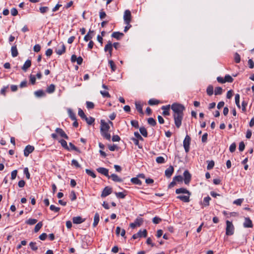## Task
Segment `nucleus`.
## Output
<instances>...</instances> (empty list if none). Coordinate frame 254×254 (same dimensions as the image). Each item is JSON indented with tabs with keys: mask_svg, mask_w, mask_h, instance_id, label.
Segmentation results:
<instances>
[{
	"mask_svg": "<svg viewBox=\"0 0 254 254\" xmlns=\"http://www.w3.org/2000/svg\"><path fill=\"white\" fill-rule=\"evenodd\" d=\"M223 89L221 87H217L215 89L214 93L215 95H221L222 94Z\"/></svg>",
	"mask_w": 254,
	"mask_h": 254,
	"instance_id": "58836bf2",
	"label": "nucleus"
},
{
	"mask_svg": "<svg viewBox=\"0 0 254 254\" xmlns=\"http://www.w3.org/2000/svg\"><path fill=\"white\" fill-rule=\"evenodd\" d=\"M78 115L80 117V118H81L82 119H83H83L85 118V117L86 116L85 115V114H84V113L83 111L81 109H80V108H79V109H78Z\"/></svg>",
	"mask_w": 254,
	"mask_h": 254,
	"instance_id": "de8ad7c7",
	"label": "nucleus"
},
{
	"mask_svg": "<svg viewBox=\"0 0 254 254\" xmlns=\"http://www.w3.org/2000/svg\"><path fill=\"white\" fill-rule=\"evenodd\" d=\"M97 171L105 176L107 177L108 178H110V176L109 175V170L108 169L103 168V167H99L97 169Z\"/></svg>",
	"mask_w": 254,
	"mask_h": 254,
	"instance_id": "f8f14e48",
	"label": "nucleus"
},
{
	"mask_svg": "<svg viewBox=\"0 0 254 254\" xmlns=\"http://www.w3.org/2000/svg\"><path fill=\"white\" fill-rule=\"evenodd\" d=\"M37 222V220L36 219L30 218L27 220L26 222V223L30 225H34L36 224Z\"/></svg>",
	"mask_w": 254,
	"mask_h": 254,
	"instance_id": "a18cd8bd",
	"label": "nucleus"
},
{
	"mask_svg": "<svg viewBox=\"0 0 254 254\" xmlns=\"http://www.w3.org/2000/svg\"><path fill=\"white\" fill-rule=\"evenodd\" d=\"M34 150V147L33 146L28 145H27L24 150V155L25 157L28 156L29 154L32 153Z\"/></svg>",
	"mask_w": 254,
	"mask_h": 254,
	"instance_id": "6e6552de",
	"label": "nucleus"
},
{
	"mask_svg": "<svg viewBox=\"0 0 254 254\" xmlns=\"http://www.w3.org/2000/svg\"><path fill=\"white\" fill-rule=\"evenodd\" d=\"M121 232V235L123 237L125 238L126 231L125 229H121L120 227H117L116 230V233L117 235H119Z\"/></svg>",
	"mask_w": 254,
	"mask_h": 254,
	"instance_id": "5701e85b",
	"label": "nucleus"
},
{
	"mask_svg": "<svg viewBox=\"0 0 254 254\" xmlns=\"http://www.w3.org/2000/svg\"><path fill=\"white\" fill-rule=\"evenodd\" d=\"M156 161L159 164H162L165 162V159L162 156L157 157L156 159Z\"/></svg>",
	"mask_w": 254,
	"mask_h": 254,
	"instance_id": "4d7b16f0",
	"label": "nucleus"
},
{
	"mask_svg": "<svg viewBox=\"0 0 254 254\" xmlns=\"http://www.w3.org/2000/svg\"><path fill=\"white\" fill-rule=\"evenodd\" d=\"M131 125L132 127H135L136 128H138L139 127L138 122L135 120H132L130 122Z\"/></svg>",
	"mask_w": 254,
	"mask_h": 254,
	"instance_id": "e2e57ef3",
	"label": "nucleus"
},
{
	"mask_svg": "<svg viewBox=\"0 0 254 254\" xmlns=\"http://www.w3.org/2000/svg\"><path fill=\"white\" fill-rule=\"evenodd\" d=\"M183 115H173L175 126L179 128L182 125V121L183 118Z\"/></svg>",
	"mask_w": 254,
	"mask_h": 254,
	"instance_id": "7ed1b4c3",
	"label": "nucleus"
},
{
	"mask_svg": "<svg viewBox=\"0 0 254 254\" xmlns=\"http://www.w3.org/2000/svg\"><path fill=\"white\" fill-rule=\"evenodd\" d=\"M115 195L118 198H124L126 196V194L123 192H115Z\"/></svg>",
	"mask_w": 254,
	"mask_h": 254,
	"instance_id": "603ef678",
	"label": "nucleus"
},
{
	"mask_svg": "<svg viewBox=\"0 0 254 254\" xmlns=\"http://www.w3.org/2000/svg\"><path fill=\"white\" fill-rule=\"evenodd\" d=\"M173 180L175 182H182L183 181V177L180 175L177 176L173 178Z\"/></svg>",
	"mask_w": 254,
	"mask_h": 254,
	"instance_id": "338daca9",
	"label": "nucleus"
},
{
	"mask_svg": "<svg viewBox=\"0 0 254 254\" xmlns=\"http://www.w3.org/2000/svg\"><path fill=\"white\" fill-rule=\"evenodd\" d=\"M56 53L59 55H62L65 52V46L64 43H61L58 46V48L56 50Z\"/></svg>",
	"mask_w": 254,
	"mask_h": 254,
	"instance_id": "423d86ee",
	"label": "nucleus"
},
{
	"mask_svg": "<svg viewBox=\"0 0 254 254\" xmlns=\"http://www.w3.org/2000/svg\"><path fill=\"white\" fill-rule=\"evenodd\" d=\"M86 107L88 109H92L94 108V104L90 101H86Z\"/></svg>",
	"mask_w": 254,
	"mask_h": 254,
	"instance_id": "09e8293b",
	"label": "nucleus"
},
{
	"mask_svg": "<svg viewBox=\"0 0 254 254\" xmlns=\"http://www.w3.org/2000/svg\"><path fill=\"white\" fill-rule=\"evenodd\" d=\"M234 60L236 63H239L241 61V57L240 55L236 53L234 55Z\"/></svg>",
	"mask_w": 254,
	"mask_h": 254,
	"instance_id": "864d4df0",
	"label": "nucleus"
},
{
	"mask_svg": "<svg viewBox=\"0 0 254 254\" xmlns=\"http://www.w3.org/2000/svg\"><path fill=\"white\" fill-rule=\"evenodd\" d=\"M100 93L103 97L110 98V95L108 91H100Z\"/></svg>",
	"mask_w": 254,
	"mask_h": 254,
	"instance_id": "69168bd1",
	"label": "nucleus"
},
{
	"mask_svg": "<svg viewBox=\"0 0 254 254\" xmlns=\"http://www.w3.org/2000/svg\"><path fill=\"white\" fill-rule=\"evenodd\" d=\"M139 131L140 132V133L144 136V137H146L148 135V133H147V130L146 129L142 127H140L139 128Z\"/></svg>",
	"mask_w": 254,
	"mask_h": 254,
	"instance_id": "c756f323",
	"label": "nucleus"
},
{
	"mask_svg": "<svg viewBox=\"0 0 254 254\" xmlns=\"http://www.w3.org/2000/svg\"><path fill=\"white\" fill-rule=\"evenodd\" d=\"M111 178L112 180L115 182H122L123 180L120 178L117 175L115 174H113L111 176H110V178Z\"/></svg>",
	"mask_w": 254,
	"mask_h": 254,
	"instance_id": "4be33fe9",
	"label": "nucleus"
},
{
	"mask_svg": "<svg viewBox=\"0 0 254 254\" xmlns=\"http://www.w3.org/2000/svg\"><path fill=\"white\" fill-rule=\"evenodd\" d=\"M68 114L69 117L72 120H75V119H76L75 114L72 112V111L71 109L68 110Z\"/></svg>",
	"mask_w": 254,
	"mask_h": 254,
	"instance_id": "4c0bfd02",
	"label": "nucleus"
},
{
	"mask_svg": "<svg viewBox=\"0 0 254 254\" xmlns=\"http://www.w3.org/2000/svg\"><path fill=\"white\" fill-rule=\"evenodd\" d=\"M130 181L133 184L138 185H141L142 184L141 181L137 177L131 178Z\"/></svg>",
	"mask_w": 254,
	"mask_h": 254,
	"instance_id": "7c9ffc66",
	"label": "nucleus"
},
{
	"mask_svg": "<svg viewBox=\"0 0 254 254\" xmlns=\"http://www.w3.org/2000/svg\"><path fill=\"white\" fill-rule=\"evenodd\" d=\"M31 65V61L29 60H28L25 62L24 65L22 67V69L24 71H26L27 70V69L30 67Z\"/></svg>",
	"mask_w": 254,
	"mask_h": 254,
	"instance_id": "393cba45",
	"label": "nucleus"
},
{
	"mask_svg": "<svg viewBox=\"0 0 254 254\" xmlns=\"http://www.w3.org/2000/svg\"><path fill=\"white\" fill-rule=\"evenodd\" d=\"M35 95L37 97L44 96L45 94L42 90H39L34 92Z\"/></svg>",
	"mask_w": 254,
	"mask_h": 254,
	"instance_id": "f704fd0d",
	"label": "nucleus"
},
{
	"mask_svg": "<svg viewBox=\"0 0 254 254\" xmlns=\"http://www.w3.org/2000/svg\"><path fill=\"white\" fill-rule=\"evenodd\" d=\"M85 221L84 219H83L80 216L74 217L72 218V221L74 224H81Z\"/></svg>",
	"mask_w": 254,
	"mask_h": 254,
	"instance_id": "6ab92c4d",
	"label": "nucleus"
},
{
	"mask_svg": "<svg viewBox=\"0 0 254 254\" xmlns=\"http://www.w3.org/2000/svg\"><path fill=\"white\" fill-rule=\"evenodd\" d=\"M86 173L89 176H91L93 178H95L96 176L95 174L91 170L86 169L85 170Z\"/></svg>",
	"mask_w": 254,
	"mask_h": 254,
	"instance_id": "8fccbe9b",
	"label": "nucleus"
},
{
	"mask_svg": "<svg viewBox=\"0 0 254 254\" xmlns=\"http://www.w3.org/2000/svg\"><path fill=\"white\" fill-rule=\"evenodd\" d=\"M102 135L106 139L110 140L111 139V135L108 133V131H101Z\"/></svg>",
	"mask_w": 254,
	"mask_h": 254,
	"instance_id": "2f4dec72",
	"label": "nucleus"
},
{
	"mask_svg": "<svg viewBox=\"0 0 254 254\" xmlns=\"http://www.w3.org/2000/svg\"><path fill=\"white\" fill-rule=\"evenodd\" d=\"M55 90V86L53 84L50 85L46 89V92L48 93H52Z\"/></svg>",
	"mask_w": 254,
	"mask_h": 254,
	"instance_id": "cd10ccee",
	"label": "nucleus"
},
{
	"mask_svg": "<svg viewBox=\"0 0 254 254\" xmlns=\"http://www.w3.org/2000/svg\"><path fill=\"white\" fill-rule=\"evenodd\" d=\"M109 64L112 69V71H115L116 69V65L112 60L109 61Z\"/></svg>",
	"mask_w": 254,
	"mask_h": 254,
	"instance_id": "c03bdc74",
	"label": "nucleus"
},
{
	"mask_svg": "<svg viewBox=\"0 0 254 254\" xmlns=\"http://www.w3.org/2000/svg\"><path fill=\"white\" fill-rule=\"evenodd\" d=\"M226 235L227 236L233 235L234 233L235 228L232 222L229 220H226Z\"/></svg>",
	"mask_w": 254,
	"mask_h": 254,
	"instance_id": "f03ea898",
	"label": "nucleus"
},
{
	"mask_svg": "<svg viewBox=\"0 0 254 254\" xmlns=\"http://www.w3.org/2000/svg\"><path fill=\"white\" fill-rule=\"evenodd\" d=\"M131 20V12L129 10L127 9L124 12V20L125 24H128V22H130Z\"/></svg>",
	"mask_w": 254,
	"mask_h": 254,
	"instance_id": "39448f33",
	"label": "nucleus"
},
{
	"mask_svg": "<svg viewBox=\"0 0 254 254\" xmlns=\"http://www.w3.org/2000/svg\"><path fill=\"white\" fill-rule=\"evenodd\" d=\"M159 103V100L155 99H151L148 101L149 105L151 106L158 105Z\"/></svg>",
	"mask_w": 254,
	"mask_h": 254,
	"instance_id": "72a5a7b5",
	"label": "nucleus"
},
{
	"mask_svg": "<svg viewBox=\"0 0 254 254\" xmlns=\"http://www.w3.org/2000/svg\"><path fill=\"white\" fill-rule=\"evenodd\" d=\"M30 248L34 251H36L38 250V247L36 242H31L29 244Z\"/></svg>",
	"mask_w": 254,
	"mask_h": 254,
	"instance_id": "a19ab883",
	"label": "nucleus"
},
{
	"mask_svg": "<svg viewBox=\"0 0 254 254\" xmlns=\"http://www.w3.org/2000/svg\"><path fill=\"white\" fill-rule=\"evenodd\" d=\"M134 223L136 226H139L142 224L143 219L141 218H137L135 220Z\"/></svg>",
	"mask_w": 254,
	"mask_h": 254,
	"instance_id": "3c124183",
	"label": "nucleus"
},
{
	"mask_svg": "<svg viewBox=\"0 0 254 254\" xmlns=\"http://www.w3.org/2000/svg\"><path fill=\"white\" fill-rule=\"evenodd\" d=\"M134 135L135 137V138H136L139 140H140V141H143V138L137 131L134 132Z\"/></svg>",
	"mask_w": 254,
	"mask_h": 254,
	"instance_id": "052dcab7",
	"label": "nucleus"
},
{
	"mask_svg": "<svg viewBox=\"0 0 254 254\" xmlns=\"http://www.w3.org/2000/svg\"><path fill=\"white\" fill-rule=\"evenodd\" d=\"M50 209H51V210H52L53 211H54V212H59L60 211V207H56L54 205H50Z\"/></svg>",
	"mask_w": 254,
	"mask_h": 254,
	"instance_id": "6e6d98bb",
	"label": "nucleus"
},
{
	"mask_svg": "<svg viewBox=\"0 0 254 254\" xmlns=\"http://www.w3.org/2000/svg\"><path fill=\"white\" fill-rule=\"evenodd\" d=\"M175 192L177 194L185 193L187 194L188 195H191V193L190 192V191L188 190L187 189L184 188H181L176 189Z\"/></svg>",
	"mask_w": 254,
	"mask_h": 254,
	"instance_id": "dca6fc26",
	"label": "nucleus"
},
{
	"mask_svg": "<svg viewBox=\"0 0 254 254\" xmlns=\"http://www.w3.org/2000/svg\"><path fill=\"white\" fill-rule=\"evenodd\" d=\"M235 103L237 106L240 108V95L239 94H237L235 95Z\"/></svg>",
	"mask_w": 254,
	"mask_h": 254,
	"instance_id": "79ce46f5",
	"label": "nucleus"
},
{
	"mask_svg": "<svg viewBox=\"0 0 254 254\" xmlns=\"http://www.w3.org/2000/svg\"><path fill=\"white\" fill-rule=\"evenodd\" d=\"M148 124L152 127L156 125V121L152 118H149L147 120Z\"/></svg>",
	"mask_w": 254,
	"mask_h": 254,
	"instance_id": "ea45409f",
	"label": "nucleus"
},
{
	"mask_svg": "<svg viewBox=\"0 0 254 254\" xmlns=\"http://www.w3.org/2000/svg\"><path fill=\"white\" fill-rule=\"evenodd\" d=\"M243 226L245 228H252L253 224L252 220L249 217H246L245 218V222L243 224Z\"/></svg>",
	"mask_w": 254,
	"mask_h": 254,
	"instance_id": "4468645a",
	"label": "nucleus"
},
{
	"mask_svg": "<svg viewBox=\"0 0 254 254\" xmlns=\"http://www.w3.org/2000/svg\"><path fill=\"white\" fill-rule=\"evenodd\" d=\"M135 105L136 110L139 112V113L143 114L141 105L139 102H136L135 103Z\"/></svg>",
	"mask_w": 254,
	"mask_h": 254,
	"instance_id": "c85d7f7f",
	"label": "nucleus"
},
{
	"mask_svg": "<svg viewBox=\"0 0 254 254\" xmlns=\"http://www.w3.org/2000/svg\"><path fill=\"white\" fill-rule=\"evenodd\" d=\"M190 195H178L177 198L184 202H189L190 201Z\"/></svg>",
	"mask_w": 254,
	"mask_h": 254,
	"instance_id": "aec40b11",
	"label": "nucleus"
},
{
	"mask_svg": "<svg viewBox=\"0 0 254 254\" xmlns=\"http://www.w3.org/2000/svg\"><path fill=\"white\" fill-rule=\"evenodd\" d=\"M183 175L184 177V182L186 185H188L191 180V176L189 171L186 170L184 171L183 173Z\"/></svg>",
	"mask_w": 254,
	"mask_h": 254,
	"instance_id": "0eeeda50",
	"label": "nucleus"
},
{
	"mask_svg": "<svg viewBox=\"0 0 254 254\" xmlns=\"http://www.w3.org/2000/svg\"><path fill=\"white\" fill-rule=\"evenodd\" d=\"M124 34L123 33L120 32H114L112 34V37L116 39L117 40H120L123 36Z\"/></svg>",
	"mask_w": 254,
	"mask_h": 254,
	"instance_id": "a211bd4d",
	"label": "nucleus"
},
{
	"mask_svg": "<svg viewBox=\"0 0 254 254\" xmlns=\"http://www.w3.org/2000/svg\"><path fill=\"white\" fill-rule=\"evenodd\" d=\"M42 226L43 223L42 222H39V223H38L35 226L34 232L35 233L38 232L39 231V230L42 228Z\"/></svg>",
	"mask_w": 254,
	"mask_h": 254,
	"instance_id": "e433bc0d",
	"label": "nucleus"
},
{
	"mask_svg": "<svg viewBox=\"0 0 254 254\" xmlns=\"http://www.w3.org/2000/svg\"><path fill=\"white\" fill-rule=\"evenodd\" d=\"M59 142L61 143V144L62 146V147H63L65 149L69 150V148L68 147L67 142L65 140H64V139H61L59 141Z\"/></svg>",
	"mask_w": 254,
	"mask_h": 254,
	"instance_id": "c9c22d12",
	"label": "nucleus"
},
{
	"mask_svg": "<svg viewBox=\"0 0 254 254\" xmlns=\"http://www.w3.org/2000/svg\"><path fill=\"white\" fill-rule=\"evenodd\" d=\"M113 45L112 43L110 41H109L107 44L104 47L105 52H109L110 57H111L112 55Z\"/></svg>",
	"mask_w": 254,
	"mask_h": 254,
	"instance_id": "9d476101",
	"label": "nucleus"
},
{
	"mask_svg": "<svg viewBox=\"0 0 254 254\" xmlns=\"http://www.w3.org/2000/svg\"><path fill=\"white\" fill-rule=\"evenodd\" d=\"M174 172V168L173 166H170L167 168L165 172V176L167 178H170Z\"/></svg>",
	"mask_w": 254,
	"mask_h": 254,
	"instance_id": "f3484780",
	"label": "nucleus"
},
{
	"mask_svg": "<svg viewBox=\"0 0 254 254\" xmlns=\"http://www.w3.org/2000/svg\"><path fill=\"white\" fill-rule=\"evenodd\" d=\"M83 120H84L86 122L87 124L89 125H92L95 121V119L92 117H89L88 118L86 116Z\"/></svg>",
	"mask_w": 254,
	"mask_h": 254,
	"instance_id": "bb28decb",
	"label": "nucleus"
},
{
	"mask_svg": "<svg viewBox=\"0 0 254 254\" xmlns=\"http://www.w3.org/2000/svg\"><path fill=\"white\" fill-rule=\"evenodd\" d=\"M110 127L109 124L106 123L104 120L101 121V131H109Z\"/></svg>",
	"mask_w": 254,
	"mask_h": 254,
	"instance_id": "ddd939ff",
	"label": "nucleus"
},
{
	"mask_svg": "<svg viewBox=\"0 0 254 254\" xmlns=\"http://www.w3.org/2000/svg\"><path fill=\"white\" fill-rule=\"evenodd\" d=\"M56 132L58 133L61 137L64 138L66 139H68V136L64 131V130L61 128H57L55 130Z\"/></svg>",
	"mask_w": 254,
	"mask_h": 254,
	"instance_id": "2eb2a0df",
	"label": "nucleus"
},
{
	"mask_svg": "<svg viewBox=\"0 0 254 254\" xmlns=\"http://www.w3.org/2000/svg\"><path fill=\"white\" fill-rule=\"evenodd\" d=\"M112 192V188L109 187H106L102 192L101 196L105 197L109 195Z\"/></svg>",
	"mask_w": 254,
	"mask_h": 254,
	"instance_id": "1a4fd4ad",
	"label": "nucleus"
},
{
	"mask_svg": "<svg viewBox=\"0 0 254 254\" xmlns=\"http://www.w3.org/2000/svg\"><path fill=\"white\" fill-rule=\"evenodd\" d=\"M207 94L209 96H211L213 94V87L211 85H209L206 89Z\"/></svg>",
	"mask_w": 254,
	"mask_h": 254,
	"instance_id": "473e14b6",
	"label": "nucleus"
},
{
	"mask_svg": "<svg viewBox=\"0 0 254 254\" xmlns=\"http://www.w3.org/2000/svg\"><path fill=\"white\" fill-rule=\"evenodd\" d=\"M70 198L71 201H74L76 199V195L74 191L72 190L70 193Z\"/></svg>",
	"mask_w": 254,
	"mask_h": 254,
	"instance_id": "5fc2aeb1",
	"label": "nucleus"
},
{
	"mask_svg": "<svg viewBox=\"0 0 254 254\" xmlns=\"http://www.w3.org/2000/svg\"><path fill=\"white\" fill-rule=\"evenodd\" d=\"M171 109L174 112L173 115H183V111L185 110V107L180 104L174 103L171 106Z\"/></svg>",
	"mask_w": 254,
	"mask_h": 254,
	"instance_id": "f257e3e1",
	"label": "nucleus"
},
{
	"mask_svg": "<svg viewBox=\"0 0 254 254\" xmlns=\"http://www.w3.org/2000/svg\"><path fill=\"white\" fill-rule=\"evenodd\" d=\"M243 201V198H239L234 201L233 203L237 205H241Z\"/></svg>",
	"mask_w": 254,
	"mask_h": 254,
	"instance_id": "774afa93",
	"label": "nucleus"
},
{
	"mask_svg": "<svg viewBox=\"0 0 254 254\" xmlns=\"http://www.w3.org/2000/svg\"><path fill=\"white\" fill-rule=\"evenodd\" d=\"M190 140L191 138L190 136L187 135L183 141V146L186 153L189 152Z\"/></svg>",
	"mask_w": 254,
	"mask_h": 254,
	"instance_id": "20e7f679",
	"label": "nucleus"
},
{
	"mask_svg": "<svg viewBox=\"0 0 254 254\" xmlns=\"http://www.w3.org/2000/svg\"><path fill=\"white\" fill-rule=\"evenodd\" d=\"M100 220V215L99 213H96L94 217V222L93 223V226L95 227L98 224Z\"/></svg>",
	"mask_w": 254,
	"mask_h": 254,
	"instance_id": "b1692460",
	"label": "nucleus"
},
{
	"mask_svg": "<svg viewBox=\"0 0 254 254\" xmlns=\"http://www.w3.org/2000/svg\"><path fill=\"white\" fill-rule=\"evenodd\" d=\"M71 62L72 63H75L76 62L78 65H81L83 62V59L80 56L77 58L76 55H72L71 57Z\"/></svg>",
	"mask_w": 254,
	"mask_h": 254,
	"instance_id": "9b49d317",
	"label": "nucleus"
},
{
	"mask_svg": "<svg viewBox=\"0 0 254 254\" xmlns=\"http://www.w3.org/2000/svg\"><path fill=\"white\" fill-rule=\"evenodd\" d=\"M211 198L209 196H207L204 198L203 199V203L205 206H208L209 204V201L210 200Z\"/></svg>",
	"mask_w": 254,
	"mask_h": 254,
	"instance_id": "13d9d810",
	"label": "nucleus"
},
{
	"mask_svg": "<svg viewBox=\"0 0 254 254\" xmlns=\"http://www.w3.org/2000/svg\"><path fill=\"white\" fill-rule=\"evenodd\" d=\"M170 108V106L169 105H167V106H163L161 107L162 110H163V112L162 113V114L163 116H169L170 115V113L169 112Z\"/></svg>",
	"mask_w": 254,
	"mask_h": 254,
	"instance_id": "412c9836",
	"label": "nucleus"
},
{
	"mask_svg": "<svg viewBox=\"0 0 254 254\" xmlns=\"http://www.w3.org/2000/svg\"><path fill=\"white\" fill-rule=\"evenodd\" d=\"M224 80L225 82H228L229 83H232L234 79L230 75L227 74L225 76Z\"/></svg>",
	"mask_w": 254,
	"mask_h": 254,
	"instance_id": "37998d69",
	"label": "nucleus"
},
{
	"mask_svg": "<svg viewBox=\"0 0 254 254\" xmlns=\"http://www.w3.org/2000/svg\"><path fill=\"white\" fill-rule=\"evenodd\" d=\"M207 162H208V165L207 166V170L212 169L214 166V162L213 160H211V161H208Z\"/></svg>",
	"mask_w": 254,
	"mask_h": 254,
	"instance_id": "49530a36",
	"label": "nucleus"
},
{
	"mask_svg": "<svg viewBox=\"0 0 254 254\" xmlns=\"http://www.w3.org/2000/svg\"><path fill=\"white\" fill-rule=\"evenodd\" d=\"M131 140L133 141L134 144L138 147L139 148H142V146L139 143V140L135 138H132Z\"/></svg>",
	"mask_w": 254,
	"mask_h": 254,
	"instance_id": "bf43d9fd",
	"label": "nucleus"
},
{
	"mask_svg": "<svg viewBox=\"0 0 254 254\" xmlns=\"http://www.w3.org/2000/svg\"><path fill=\"white\" fill-rule=\"evenodd\" d=\"M161 220H162V219L160 218L155 216L153 218L152 222L154 224H159L161 221Z\"/></svg>",
	"mask_w": 254,
	"mask_h": 254,
	"instance_id": "0e129e2a",
	"label": "nucleus"
},
{
	"mask_svg": "<svg viewBox=\"0 0 254 254\" xmlns=\"http://www.w3.org/2000/svg\"><path fill=\"white\" fill-rule=\"evenodd\" d=\"M138 232H140V235H141V236L139 237L140 238H145L147 237V232L146 229H144L143 231L139 230Z\"/></svg>",
	"mask_w": 254,
	"mask_h": 254,
	"instance_id": "680f3d73",
	"label": "nucleus"
},
{
	"mask_svg": "<svg viewBox=\"0 0 254 254\" xmlns=\"http://www.w3.org/2000/svg\"><path fill=\"white\" fill-rule=\"evenodd\" d=\"M11 56L13 57H16L18 54V52L16 46H13L11 48Z\"/></svg>",
	"mask_w": 254,
	"mask_h": 254,
	"instance_id": "a878e982",
	"label": "nucleus"
}]
</instances>
